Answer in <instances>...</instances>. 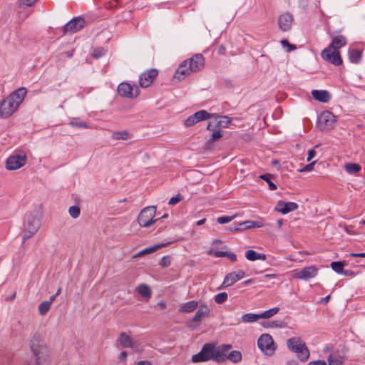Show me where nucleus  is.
I'll use <instances>...</instances> for the list:
<instances>
[{
	"mask_svg": "<svg viewBox=\"0 0 365 365\" xmlns=\"http://www.w3.org/2000/svg\"><path fill=\"white\" fill-rule=\"evenodd\" d=\"M26 92L25 88H19L5 98L0 103V117L8 118L16 112L23 102Z\"/></svg>",
	"mask_w": 365,
	"mask_h": 365,
	"instance_id": "obj_1",
	"label": "nucleus"
},
{
	"mask_svg": "<svg viewBox=\"0 0 365 365\" xmlns=\"http://www.w3.org/2000/svg\"><path fill=\"white\" fill-rule=\"evenodd\" d=\"M43 213L38 208L34 209L25 218L23 223L22 240L25 242L34 236L41 226Z\"/></svg>",
	"mask_w": 365,
	"mask_h": 365,
	"instance_id": "obj_2",
	"label": "nucleus"
},
{
	"mask_svg": "<svg viewBox=\"0 0 365 365\" xmlns=\"http://www.w3.org/2000/svg\"><path fill=\"white\" fill-rule=\"evenodd\" d=\"M220 355L217 352L215 344L207 343L203 345L200 352L192 356V361L199 363L213 360L220 362Z\"/></svg>",
	"mask_w": 365,
	"mask_h": 365,
	"instance_id": "obj_3",
	"label": "nucleus"
},
{
	"mask_svg": "<svg viewBox=\"0 0 365 365\" xmlns=\"http://www.w3.org/2000/svg\"><path fill=\"white\" fill-rule=\"evenodd\" d=\"M288 348L297 354V356L302 361H306L309 357V351L305 343L299 337H292L287 340Z\"/></svg>",
	"mask_w": 365,
	"mask_h": 365,
	"instance_id": "obj_4",
	"label": "nucleus"
},
{
	"mask_svg": "<svg viewBox=\"0 0 365 365\" xmlns=\"http://www.w3.org/2000/svg\"><path fill=\"white\" fill-rule=\"evenodd\" d=\"M156 213L155 206H148L143 208L140 212L138 222L141 227H148L152 225L156 220H154Z\"/></svg>",
	"mask_w": 365,
	"mask_h": 365,
	"instance_id": "obj_5",
	"label": "nucleus"
},
{
	"mask_svg": "<svg viewBox=\"0 0 365 365\" xmlns=\"http://www.w3.org/2000/svg\"><path fill=\"white\" fill-rule=\"evenodd\" d=\"M257 346L264 354L268 356H272L276 349L274 340L269 334H263L259 337Z\"/></svg>",
	"mask_w": 365,
	"mask_h": 365,
	"instance_id": "obj_6",
	"label": "nucleus"
},
{
	"mask_svg": "<svg viewBox=\"0 0 365 365\" xmlns=\"http://www.w3.org/2000/svg\"><path fill=\"white\" fill-rule=\"evenodd\" d=\"M336 121V116L331 112L325 110L318 117L317 125L321 130H330L334 128Z\"/></svg>",
	"mask_w": 365,
	"mask_h": 365,
	"instance_id": "obj_7",
	"label": "nucleus"
},
{
	"mask_svg": "<svg viewBox=\"0 0 365 365\" xmlns=\"http://www.w3.org/2000/svg\"><path fill=\"white\" fill-rule=\"evenodd\" d=\"M26 155L24 153L12 155L6 162V168L9 170H15L23 167L26 162Z\"/></svg>",
	"mask_w": 365,
	"mask_h": 365,
	"instance_id": "obj_8",
	"label": "nucleus"
},
{
	"mask_svg": "<svg viewBox=\"0 0 365 365\" xmlns=\"http://www.w3.org/2000/svg\"><path fill=\"white\" fill-rule=\"evenodd\" d=\"M322 58L334 66H340L342 63V59L339 51L331 49V47H327L321 53Z\"/></svg>",
	"mask_w": 365,
	"mask_h": 365,
	"instance_id": "obj_9",
	"label": "nucleus"
},
{
	"mask_svg": "<svg viewBox=\"0 0 365 365\" xmlns=\"http://www.w3.org/2000/svg\"><path fill=\"white\" fill-rule=\"evenodd\" d=\"M318 272V269L315 266H309L303 268L301 270L293 271L292 277L295 279L307 280L314 278Z\"/></svg>",
	"mask_w": 365,
	"mask_h": 365,
	"instance_id": "obj_10",
	"label": "nucleus"
},
{
	"mask_svg": "<svg viewBox=\"0 0 365 365\" xmlns=\"http://www.w3.org/2000/svg\"><path fill=\"white\" fill-rule=\"evenodd\" d=\"M85 26V20L81 17L74 18L68 22L63 29V34H73Z\"/></svg>",
	"mask_w": 365,
	"mask_h": 365,
	"instance_id": "obj_11",
	"label": "nucleus"
},
{
	"mask_svg": "<svg viewBox=\"0 0 365 365\" xmlns=\"http://www.w3.org/2000/svg\"><path fill=\"white\" fill-rule=\"evenodd\" d=\"M211 115L205 110H201L190 115L184 122L185 127H191L197 123L209 119Z\"/></svg>",
	"mask_w": 365,
	"mask_h": 365,
	"instance_id": "obj_12",
	"label": "nucleus"
},
{
	"mask_svg": "<svg viewBox=\"0 0 365 365\" xmlns=\"http://www.w3.org/2000/svg\"><path fill=\"white\" fill-rule=\"evenodd\" d=\"M187 60L189 70L191 71L192 73L200 71L205 66V58L200 53L195 54Z\"/></svg>",
	"mask_w": 365,
	"mask_h": 365,
	"instance_id": "obj_13",
	"label": "nucleus"
},
{
	"mask_svg": "<svg viewBox=\"0 0 365 365\" xmlns=\"http://www.w3.org/2000/svg\"><path fill=\"white\" fill-rule=\"evenodd\" d=\"M138 88H134L128 83H121L118 86V92L122 97L133 98L138 95Z\"/></svg>",
	"mask_w": 365,
	"mask_h": 365,
	"instance_id": "obj_14",
	"label": "nucleus"
},
{
	"mask_svg": "<svg viewBox=\"0 0 365 365\" xmlns=\"http://www.w3.org/2000/svg\"><path fill=\"white\" fill-rule=\"evenodd\" d=\"M245 276V273L243 270H239L238 272H232L227 274L225 276L222 285L220 287V289L225 288L232 285L236 282L242 279Z\"/></svg>",
	"mask_w": 365,
	"mask_h": 365,
	"instance_id": "obj_15",
	"label": "nucleus"
},
{
	"mask_svg": "<svg viewBox=\"0 0 365 365\" xmlns=\"http://www.w3.org/2000/svg\"><path fill=\"white\" fill-rule=\"evenodd\" d=\"M158 72L156 69L152 68L144 72L140 76L139 83L141 87L147 88L153 81L155 77L157 76Z\"/></svg>",
	"mask_w": 365,
	"mask_h": 365,
	"instance_id": "obj_16",
	"label": "nucleus"
},
{
	"mask_svg": "<svg viewBox=\"0 0 365 365\" xmlns=\"http://www.w3.org/2000/svg\"><path fill=\"white\" fill-rule=\"evenodd\" d=\"M297 208L298 205L296 202H284L280 200L277 203L275 210L283 215H285L297 210Z\"/></svg>",
	"mask_w": 365,
	"mask_h": 365,
	"instance_id": "obj_17",
	"label": "nucleus"
},
{
	"mask_svg": "<svg viewBox=\"0 0 365 365\" xmlns=\"http://www.w3.org/2000/svg\"><path fill=\"white\" fill-rule=\"evenodd\" d=\"M190 73H192V71L189 70L188 60H185L178 66L174 75V78H177L180 81Z\"/></svg>",
	"mask_w": 365,
	"mask_h": 365,
	"instance_id": "obj_18",
	"label": "nucleus"
},
{
	"mask_svg": "<svg viewBox=\"0 0 365 365\" xmlns=\"http://www.w3.org/2000/svg\"><path fill=\"white\" fill-rule=\"evenodd\" d=\"M292 21L293 19L291 14L288 13L282 14L278 19V24L280 29L283 31H288L291 28Z\"/></svg>",
	"mask_w": 365,
	"mask_h": 365,
	"instance_id": "obj_19",
	"label": "nucleus"
},
{
	"mask_svg": "<svg viewBox=\"0 0 365 365\" xmlns=\"http://www.w3.org/2000/svg\"><path fill=\"white\" fill-rule=\"evenodd\" d=\"M210 312L207 305L202 304L192 319V322L196 323V326H198L201 320L209 315Z\"/></svg>",
	"mask_w": 365,
	"mask_h": 365,
	"instance_id": "obj_20",
	"label": "nucleus"
},
{
	"mask_svg": "<svg viewBox=\"0 0 365 365\" xmlns=\"http://www.w3.org/2000/svg\"><path fill=\"white\" fill-rule=\"evenodd\" d=\"M312 95L316 101L322 103H327L331 98L330 93L325 90H312Z\"/></svg>",
	"mask_w": 365,
	"mask_h": 365,
	"instance_id": "obj_21",
	"label": "nucleus"
},
{
	"mask_svg": "<svg viewBox=\"0 0 365 365\" xmlns=\"http://www.w3.org/2000/svg\"><path fill=\"white\" fill-rule=\"evenodd\" d=\"M346 43V38L342 35H339L332 38V41L328 47H331V49L339 51V49L344 46Z\"/></svg>",
	"mask_w": 365,
	"mask_h": 365,
	"instance_id": "obj_22",
	"label": "nucleus"
},
{
	"mask_svg": "<svg viewBox=\"0 0 365 365\" xmlns=\"http://www.w3.org/2000/svg\"><path fill=\"white\" fill-rule=\"evenodd\" d=\"M245 257L247 259L250 261H255V260H265L267 259V256L263 253H257L253 250H248L245 252Z\"/></svg>",
	"mask_w": 365,
	"mask_h": 365,
	"instance_id": "obj_23",
	"label": "nucleus"
},
{
	"mask_svg": "<svg viewBox=\"0 0 365 365\" xmlns=\"http://www.w3.org/2000/svg\"><path fill=\"white\" fill-rule=\"evenodd\" d=\"M136 290L146 301L151 297V289L149 286L145 284H141L138 286Z\"/></svg>",
	"mask_w": 365,
	"mask_h": 365,
	"instance_id": "obj_24",
	"label": "nucleus"
},
{
	"mask_svg": "<svg viewBox=\"0 0 365 365\" xmlns=\"http://www.w3.org/2000/svg\"><path fill=\"white\" fill-rule=\"evenodd\" d=\"M197 305L198 303L197 301H190L184 303L179 309V311L183 313H190L194 311L197 307Z\"/></svg>",
	"mask_w": 365,
	"mask_h": 365,
	"instance_id": "obj_25",
	"label": "nucleus"
},
{
	"mask_svg": "<svg viewBox=\"0 0 365 365\" xmlns=\"http://www.w3.org/2000/svg\"><path fill=\"white\" fill-rule=\"evenodd\" d=\"M133 338L130 337L126 333L121 332L117 339V342L124 348H128Z\"/></svg>",
	"mask_w": 365,
	"mask_h": 365,
	"instance_id": "obj_26",
	"label": "nucleus"
},
{
	"mask_svg": "<svg viewBox=\"0 0 365 365\" xmlns=\"http://www.w3.org/2000/svg\"><path fill=\"white\" fill-rule=\"evenodd\" d=\"M344 168L346 173L350 175L356 174L361 169V166L359 164L352 163L345 164Z\"/></svg>",
	"mask_w": 365,
	"mask_h": 365,
	"instance_id": "obj_27",
	"label": "nucleus"
},
{
	"mask_svg": "<svg viewBox=\"0 0 365 365\" xmlns=\"http://www.w3.org/2000/svg\"><path fill=\"white\" fill-rule=\"evenodd\" d=\"M361 57V52L357 49L349 51V58L351 63H359Z\"/></svg>",
	"mask_w": 365,
	"mask_h": 365,
	"instance_id": "obj_28",
	"label": "nucleus"
},
{
	"mask_svg": "<svg viewBox=\"0 0 365 365\" xmlns=\"http://www.w3.org/2000/svg\"><path fill=\"white\" fill-rule=\"evenodd\" d=\"M231 348V345L229 344H223L218 347H216L217 352L220 355V362L223 361L226 359L227 352Z\"/></svg>",
	"mask_w": 365,
	"mask_h": 365,
	"instance_id": "obj_29",
	"label": "nucleus"
},
{
	"mask_svg": "<svg viewBox=\"0 0 365 365\" xmlns=\"http://www.w3.org/2000/svg\"><path fill=\"white\" fill-rule=\"evenodd\" d=\"M259 314H252V313H248L243 314L242 316V320L243 322L248 323V322H255L259 319Z\"/></svg>",
	"mask_w": 365,
	"mask_h": 365,
	"instance_id": "obj_30",
	"label": "nucleus"
},
{
	"mask_svg": "<svg viewBox=\"0 0 365 365\" xmlns=\"http://www.w3.org/2000/svg\"><path fill=\"white\" fill-rule=\"evenodd\" d=\"M279 311V307H274L269 310L264 311L262 313H259L260 319H269L276 314H277Z\"/></svg>",
	"mask_w": 365,
	"mask_h": 365,
	"instance_id": "obj_31",
	"label": "nucleus"
},
{
	"mask_svg": "<svg viewBox=\"0 0 365 365\" xmlns=\"http://www.w3.org/2000/svg\"><path fill=\"white\" fill-rule=\"evenodd\" d=\"M226 358L228 359L230 361L234 363H237L242 359V354L239 351H232Z\"/></svg>",
	"mask_w": 365,
	"mask_h": 365,
	"instance_id": "obj_32",
	"label": "nucleus"
},
{
	"mask_svg": "<svg viewBox=\"0 0 365 365\" xmlns=\"http://www.w3.org/2000/svg\"><path fill=\"white\" fill-rule=\"evenodd\" d=\"M129 137L130 134L126 130L114 132L112 135V138L115 140H127Z\"/></svg>",
	"mask_w": 365,
	"mask_h": 365,
	"instance_id": "obj_33",
	"label": "nucleus"
},
{
	"mask_svg": "<svg viewBox=\"0 0 365 365\" xmlns=\"http://www.w3.org/2000/svg\"><path fill=\"white\" fill-rule=\"evenodd\" d=\"M259 178L268 183L269 188L271 190H274L277 189V185L272 182V175L271 174L267 173L264 175H261Z\"/></svg>",
	"mask_w": 365,
	"mask_h": 365,
	"instance_id": "obj_34",
	"label": "nucleus"
},
{
	"mask_svg": "<svg viewBox=\"0 0 365 365\" xmlns=\"http://www.w3.org/2000/svg\"><path fill=\"white\" fill-rule=\"evenodd\" d=\"M329 365H343V360L341 357L330 355L327 358Z\"/></svg>",
	"mask_w": 365,
	"mask_h": 365,
	"instance_id": "obj_35",
	"label": "nucleus"
},
{
	"mask_svg": "<svg viewBox=\"0 0 365 365\" xmlns=\"http://www.w3.org/2000/svg\"><path fill=\"white\" fill-rule=\"evenodd\" d=\"M344 264L341 262H333L331 264V269L338 274L344 273Z\"/></svg>",
	"mask_w": 365,
	"mask_h": 365,
	"instance_id": "obj_36",
	"label": "nucleus"
},
{
	"mask_svg": "<svg viewBox=\"0 0 365 365\" xmlns=\"http://www.w3.org/2000/svg\"><path fill=\"white\" fill-rule=\"evenodd\" d=\"M50 302L44 301L38 306V312L41 315H44L51 308Z\"/></svg>",
	"mask_w": 365,
	"mask_h": 365,
	"instance_id": "obj_37",
	"label": "nucleus"
},
{
	"mask_svg": "<svg viewBox=\"0 0 365 365\" xmlns=\"http://www.w3.org/2000/svg\"><path fill=\"white\" fill-rule=\"evenodd\" d=\"M240 225H245V229H250L252 227H262L263 224L261 222L248 220L241 223Z\"/></svg>",
	"mask_w": 365,
	"mask_h": 365,
	"instance_id": "obj_38",
	"label": "nucleus"
},
{
	"mask_svg": "<svg viewBox=\"0 0 365 365\" xmlns=\"http://www.w3.org/2000/svg\"><path fill=\"white\" fill-rule=\"evenodd\" d=\"M216 123L219 127L227 128L231 123V118L225 115L220 116V120Z\"/></svg>",
	"mask_w": 365,
	"mask_h": 365,
	"instance_id": "obj_39",
	"label": "nucleus"
},
{
	"mask_svg": "<svg viewBox=\"0 0 365 365\" xmlns=\"http://www.w3.org/2000/svg\"><path fill=\"white\" fill-rule=\"evenodd\" d=\"M129 348H131L135 351H141L143 346L140 341L137 339H133L129 344Z\"/></svg>",
	"mask_w": 365,
	"mask_h": 365,
	"instance_id": "obj_40",
	"label": "nucleus"
},
{
	"mask_svg": "<svg viewBox=\"0 0 365 365\" xmlns=\"http://www.w3.org/2000/svg\"><path fill=\"white\" fill-rule=\"evenodd\" d=\"M163 246V245H156L154 246L146 247L144 250L140 251V254H143V255H148V254L153 253V252H155L156 250H158V249H160V247H162Z\"/></svg>",
	"mask_w": 365,
	"mask_h": 365,
	"instance_id": "obj_41",
	"label": "nucleus"
},
{
	"mask_svg": "<svg viewBox=\"0 0 365 365\" xmlns=\"http://www.w3.org/2000/svg\"><path fill=\"white\" fill-rule=\"evenodd\" d=\"M70 125L72 127H75V128H87L88 127V125L85 122L81 121L79 119H76V118L72 119L70 122Z\"/></svg>",
	"mask_w": 365,
	"mask_h": 365,
	"instance_id": "obj_42",
	"label": "nucleus"
},
{
	"mask_svg": "<svg viewBox=\"0 0 365 365\" xmlns=\"http://www.w3.org/2000/svg\"><path fill=\"white\" fill-rule=\"evenodd\" d=\"M227 294L226 292H220L216 294L214 297L215 302L217 304H222L227 299Z\"/></svg>",
	"mask_w": 365,
	"mask_h": 365,
	"instance_id": "obj_43",
	"label": "nucleus"
},
{
	"mask_svg": "<svg viewBox=\"0 0 365 365\" xmlns=\"http://www.w3.org/2000/svg\"><path fill=\"white\" fill-rule=\"evenodd\" d=\"M69 215L74 219L78 218L81 213V210L78 206H71L68 209Z\"/></svg>",
	"mask_w": 365,
	"mask_h": 365,
	"instance_id": "obj_44",
	"label": "nucleus"
},
{
	"mask_svg": "<svg viewBox=\"0 0 365 365\" xmlns=\"http://www.w3.org/2000/svg\"><path fill=\"white\" fill-rule=\"evenodd\" d=\"M37 0H18V6L20 9L31 6Z\"/></svg>",
	"mask_w": 365,
	"mask_h": 365,
	"instance_id": "obj_45",
	"label": "nucleus"
},
{
	"mask_svg": "<svg viewBox=\"0 0 365 365\" xmlns=\"http://www.w3.org/2000/svg\"><path fill=\"white\" fill-rule=\"evenodd\" d=\"M282 322H264L262 325L265 328H276L282 327Z\"/></svg>",
	"mask_w": 365,
	"mask_h": 365,
	"instance_id": "obj_46",
	"label": "nucleus"
},
{
	"mask_svg": "<svg viewBox=\"0 0 365 365\" xmlns=\"http://www.w3.org/2000/svg\"><path fill=\"white\" fill-rule=\"evenodd\" d=\"M170 257L169 256H164L163 257H162L160 262V265L163 267V268H165V267H168L170 265Z\"/></svg>",
	"mask_w": 365,
	"mask_h": 365,
	"instance_id": "obj_47",
	"label": "nucleus"
},
{
	"mask_svg": "<svg viewBox=\"0 0 365 365\" xmlns=\"http://www.w3.org/2000/svg\"><path fill=\"white\" fill-rule=\"evenodd\" d=\"M233 219H234V216H231V217L221 216L217 219V221L220 224H225V223H227V222L232 221Z\"/></svg>",
	"mask_w": 365,
	"mask_h": 365,
	"instance_id": "obj_48",
	"label": "nucleus"
},
{
	"mask_svg": "<svg viewBox=\"0 0 365 365\" xmlns=\"http://www.w3.org/2000/svg\"><path fill=\"white\" fill-rule=\"evenodd\" d=\"M105 53V50L102 48H98L93 50V56L96 58H99Z\"/></svg>",
	"mask_w": 365,
	"mask_h": 365,
	"instance_id": "obj_49",
	"label": "nucleus"
},
{
	"mask_svg": "<svg viewBox=\"0 0 365 365\" xmlns=\"http://www.w3.org/2000/svg\"><path fill=\"white\" fill-rule=\"evenodd\" d=\"M182 200V197L180 194H178L170 199L168 204L170 205H174Z\"/></svg>",
	"mask_w": 365,
	"mask_h": 365,
	"instance_id": "obj_50",
	"label": "nucleus"
},
{
	"mask_svg": "<svg viewBox=\"0 0 365 365\" xmlns=\"http://www.w3.org/2000/svg\"><path fill=\"white\" fill-rule=\"evenodd\" d=\"M315 163H316V161H313L311 163L305 165L302 168L299 169V173H304V172H309V171L312 170L314 169V165Z\"/></svg>",
	"mask_w": 365,
	"mask_h": 365,
	"instance_id": "obj_51",
	"label": "nucleus"
},
{
	"mask_svg": "<svg viewBox=\"0 0 365 365\" xmlns=\"http://www.w3.org/2000/svg\"><path fill=\"white\" fill-rule=\"evenodd\" d=\"M222 134L221 131H220V130L215 131L212 133V134L211 135L210 140L212 142L217 140L222 137Z\"/></svg>",
	"mask_w": 365,
	"mask_h": 365,
	"instance_id": "obj_52",
	"label": "nucleus"
},
{
	"mask_svg": "<svg viewBox=\"0 0 365 365\" xmlns=\"http://www.w3.org/2000/svg\"><path fill=\"white\" fill-rule=\"evenodd\" d=\"M227 252L216 251V252H213V255L216 257H226ZM208 254L209 255H212V251H209Z\"/></svg>",
	"mask_w": 365,
	"mask_h": 365,
	"instance_id": "obj_53",
	"label": "nucleus"
},
{
	"mask_svg": "<svg viewBox=\"0 0 365 365\" xmlns=\"http://www.w3.org/2000/svg\"><path fill=\"white\" fill-rule=\"evenodd\" d=\"M226 257L229 258L232 262L237 261V255L234 252H227Z\"/></svg>",
	"mask_w": 365,
	"mask_h": 365,
	"instance_id": "obj_54",
	"label": "nucleus"
},
{
	"mask_svg": "<svg viewBox=\"0 0 365 365\" xmlns=\"http://www.w3.org/2000/svg\"><path fill=\"white\" fill-rule=\"evenodd\" d=\"M307 365H327V363L323 360H318L310 361Z\"/></svg>",
	"mask_w": 365,
	"mask_h": 365,
	"instance_id": "obj_55",
	"label": "nucleus"
},
{
	"mask_svg": "<svg viewBox=\"0 0 365 365\" xmlns=\"http://www.w3.org/2000/svg\"><path fill=\"white\" fill-rule=\"evenodd\" d=\"M316 155L314 149L309 150L307 155V161H310Z\"/></svg>",
	"mask_w": 365,
	"mask_h": 365,
	"instance_id": "obj_56",
	"label": "nucleus"
},
{
	"mask_svg": "<svg viewBox=\"0 0 365 365\" xmlns=\"http://www.w3.org/2000/svg\"><path fill=\"white\" fill-rule=\"evenodd\" d=\"M282 44L284 46H288V47H289V51H292V50H293V49H294V48H296V47H295V46L290 44V43L288 42V41H287V40H283V41H282Z\"/></svg>",
	"mask_w": 365,
	"mask_h": 365,
	"instance_id": "obj_57",
	"label": "nucleus"
},
{
	"mask_svg": "<svg viewBox=\"0 0 365 365\" xmlns=\"http://www.w3.org/2000/svg\"><path fill=\"white\" fill-rule=\"evenodd\" d=\"M128 354L126 351H122L118 356V360L120 361H124L127 358Z\"/></svg>",
	"mask_w": 365,
	"mask_h": 365,
	"instance_id": "obj_58",
	"label": "nucleus"
},
{
	"mask_svg": "<svg viewBox=\"0 0 365 365\" xmlns=\"http://www.w3.org/2000/svg\"><path fill=\"white\" fill-rule=\"evenodd\" d=\"M350 256L353 257H365V252L351 253L350 254Z\"/></svg>",
	"mask_w": 365,
	"mask_h": 365,
	"instance_id": "obj_59",
	"label": "nucleus"
},
{
	"mask_svg": "<svg viewBox=\"0 0 365 365\" xmlns=\"http://www.w3.org/2000/svg\"><path fill=\"white\" fill-rule=\"evenodd\" d=\"M136 365H153V364L149 361H140Z\"/></svg>",
	"mask_w": 365,
	"mask_h": 365,
	"instance_id": "obj_60",
	"label": "nucleus"
},
{
	"mask_svg": "<svg viewBox=\"0 0 365 365\" xmlns=\"http://www.w3.org/2000/svg\"><path fill=\"white\" fill-rule=\"evenodd\" d=\"M217 126V123H215L214 125H212V122H210L208 123L207 124V130H213L215 128H216Z\"/></svg>",
	"mask_w": 365,
	"mask_h": 365,
	"instance_id": "obj_61",
	"label": "nucleus"
},
{
	"mask_svg": "<svg viewBox=\"0 0 365 365\" xmlns=\"http://www.w3.org/2000/svg\"><path fill=\"white\" fill-rule=\"evenodd\" d=\"M287 365H299L297 361L292 359L287 362Z\"/></svg>",
	"mask_w": 365,
	"mask_h": 365,
	"instance_id": "obj_62",
	"label": "nucleus"
},
{
	"mask_svg": "<svg viewBox=\"0 0 365 365\" xmlns=\"http://www.w3.org/2000/svg\"><path fill=\"white\" fill-rule=\"evenodd\" d=\"M276 277H277L276 274H267L264 275V277L270 278V279L276 278Z\"/></svg>",
	"mask_w": 365,
	"mask_h": 365,
	"instance_id": "obj_63",
	"label": "nucleus"
},
{
	"mask_svg": "<svg viewBox=\"0 0 365 365\" xmlns=\"http://www.w3.org/2000/svg\"><path fill=\"white\" fill-rule=\"evenodd\" d=\"M205 221H206V219H205V218H203V219H202V220H198V221L196 222V225H197V226L202 225H203V224L205 222Z\"/></svg>",
	"mask_w": 365,
	"mask_h": 365,
	"instance_id": "obj_64",
	"label": "nucleus"
}]
</instances>
